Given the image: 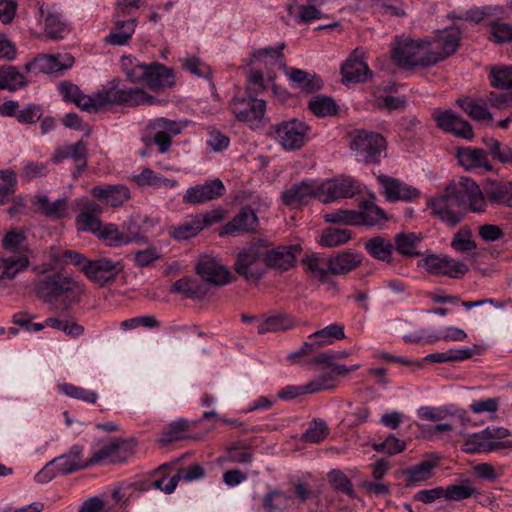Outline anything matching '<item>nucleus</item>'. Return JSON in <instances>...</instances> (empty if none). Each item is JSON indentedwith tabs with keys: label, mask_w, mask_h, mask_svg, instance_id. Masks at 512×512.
<instances>
[{
	"label": "nucleus",
	"mask_w": 512,
	"mask_h": 512,
	"mask_svg": "<svg viewBox=\"0 0 512 512\" xmlns=\"http://www.w3.org/2000/svg\"><path fill=\"white\" fill-rule=\"evenodd\" d=\"M309 340H318L321 347L332 344L335 340L345 338L344 327L338 324H331L309 335Z\"/></svg>",
	"instance_id": "55"
},
{
	"label": "nucleus",
	"mask_w": 512,
	"mask_h": 512,
	"mask_svg": "<svg viewBox=\"0 0 512 512\" xmlns=\"http://www.w3.org/2000/svg\"><path fill=\"white\" fill-rule=\"evenodd\" d=\"M457 103L473 120L478 122H493V115L490 113L486 104L467 99L458 100Z\"/></svg>",
	"instance_id": "51"
},
{
	"label": "nucleus",
	"mask_w": 512,
	"mask_h": 512,
	"mask_svg": "<svg viewBox=\"0 0 512 512\" xmlns=\"http://www.w3.org/2000/svg\"><path fill=\"white\" fill-rule=\"evenodd\" d=\"M59 91L64 101L74 103L84 111L96 112L102 109V90L86 95L77 85L64 81L60 83Z\"/></svg>",
	"instance_id": "16"
},
{
	"label": "nucleus",
	"mask_w": 512,
	"mask_h": 512,
	"mask_svg": "<svg viewBox=\"0 0 512 512\" xmlns=\"http://www.w3.org/2000/svg\"><path fill=\"white\" fill-rule=\"evenodd\" d=\"M122 67L130 82L146 84L149 64H141L130 57H123Z\"/></svg>",
	"instance_id": "50"
},
{
	"label": "nucleus",
	"mask_w": 512,
	"mask_h": 512,
	"mask_svg": "<svg viewBox=\"0 0 512 512\" xmlns=\"http://www.w3.org/2000/svg\"><path fill=\"white\" fill-rule=\"evenodd\" d=\"M489 431L482 430L481 432L474 433L464 443L465 451L468 453L490 452L499 448L497 443L488 439Z\"/></svg>",
	"instance_id": "49"
},
{
	"label": "nucleus",
	"mask_w": 512,
	"mask_h": 512,
	"mask_svg": "<svg viewBox=\"0 0 512 512\" xmlns=\"http://www.w3.org/2000/svg\"><path fill=\"white\" fill-rule=\"evenodd\" d=\"M234 268L247 280H259L268 268L265 263V246L254 244L244 249L237 255Z\"/></svg>",
	"instance_id": "7"
},
{
	"label": "nucleus",
	"mask_w": 512,
	"mask_h": 512,
	"mask_svg": "<svg viewBox=\"0 0 512 512\" xmlns=\"http://www.w3.org/2000/svg\"><path fill=\"white\" fill-rule=\"evenodd\" d=\"M360 210L357 211L359 216L358 225L368 227L379 226L388 220L385 211L377 206L373 200L362 201Z\"/></svg>",
	"instance_id": "36"
},
{
	"label": "nucleus",
	"mask_w": 512,
	"mask_h": 512,
	"mask_svg": "<svg viewBox=\"0 0 512 512\" xmlns=\"http://www.w3.org/2000/svg\"><path fill=\"white\" fill-rule=\"evenodd\" d=\"M17 185L16 173L12 169L0 170V204L10 201Z\"/></svg>",
	"instance_id": "56"
},
{
	"label": "nucleus",
	"mask_w": 512,
	"mask_h": 512,
	"mask_svg": "<svg viewBox=\"0 0 512 512\" xmlns=\"http://www.w3.org/2000/svg\"><path fill=\"white\" fill-rule=\"evenodd\" d=\"M202 231L196 215L188 217L184 222L169 228V235L175 240H187Z\"/></svg>",
	"instance_id": "48"
},
{
	"label": "nucleus",
	"mask_w": 512,
	"mask_h": 512,
	"mask_svg": "<svg viewBox=\"0 0 512 512\" xmlns=\"http://www.w3.org/2000/svg\"><path fill=\"white\" fill-rule=\"evenodd\" d=\"M175 84L174 71L158 62L149 64L146 85L152 90H163Z\"/></svg>",
	"instance_id": "33"
},
{
	"label": "nucleus",
	"mask_w": 512,
	"mask_h": 512,
	"mask_svg": "<svg viewBox=\"0 0 512 512\" xmlns=\"http://www.w3.org/2000/svg\"><path fill=\"white\" fill-rule=\"evenodd\" d=\"M72 159L76 171L73 173L74 177H78L87 167V145L83 141H78L74 145H66L55 151L52 155L53 163H60L66 159Z\"/></svg>",
	"instance_id": "28"
},
{
	"label": "nucleus",
	"mask_w": 512,
	"mask_h": 512,
	"mask_svg": "<svg viewBox=\"0 0 512 512\" xmlns=\"http://www.w3.org/2000/svg\"><path fill=\"white\" fill-rule=\"evenodd\" d=\"M131 180L141 187L152 186L170 189L178 185L177 180L165 178L150 168H144L139 174L133 175Z\"/></svg>",
	"instance_id": "41"
},
{
	"label": "nucleus",
	"mask_w": 512,
	"mask_h": 512,
	"mask_svg": "<svg viewBox=\"0 0 512 512\" xmlns=\"http://www.w3.org/2000/svg\"><path fill=\"white\" fill-rule=\"evenodd\" d=\"M432 118L441 130L452 133L455 137L466 140L474 138V131L470 123L452 110L435 109Z\"/></svg>",
	"instance_id": "14"
},
{
	"label": "nucleus",
	"mask_w": 512,
	"mask_h": 512,
	"mask_svg": "<svg viewBox=\"0 0 512 512\" xmlns=\"http://www.w3.org/2000/svg\"><path fill=\"white\" fill-rule=\"evenodd\" d=\"M187 124V121L158 117L148 122L147 129L153 133V142L158 146L159 152L164 154L170 150L172 138L179 135Z\"/></svg>",
	"instance_id": "11"
},
{
	"label": "nucleus",
	"mask_w": 512,
	"mask_h": 512,
	"mask_svg": "<svg viewBox=\"0 0 512 512\" xmlns=\"http://www.w3.org/2000/svg\"><path fill=\"white\" fill-rule=\"evenodd\" d=\"M428 206L431 208V214L434 217L450 227L456 226L463 219L459 204L447 189L443 194L431 198L428 201Z\"/></svg>",
	"instance_id": "13"
},
{
	"label": "nucleus",
	"mask_w": 512,
	"mask_h": 512,
	"mask_svg": "<svg viewBox=\"0 0 512 512\" xmlns=\"http://www.w3.org/2000/svg\"><path fill=\"white\" fill-rule=\"evenodd\" d=\"M391 57L396 65L405 69L435 65L429 50V39L418 41L410 38L398 39L391 51Z\"/></svg>",
	"instance_id": "3"
},
{
	"label": "nucleus",
	"mask_w": 512,
	"mask_h": 512,
	"mask_svg": "<svg viewBox=\"0 0 512 512\" xmlns=\"http://www.w3.org/2000/svg\"><path fill=\"white\" fill-rule=\"evenodd\" d=\"M284 47L285 45L282 43L276 48L267 47L258 49L251 54L252 59L249 64H252L254 61H259L264 62L266 65L279 64L280 66H284Z\"/></svg>",
	"instance_id": "52"
},
{
	"label": "nucleus",
	"mask_w": 512,
	"mask_h": 512,
	"mask_svg": "<svg viewBox=\"0 0 512 512\" xmlns=\"http://www.w3.org/2000/svg\"><path fill=\"white\" fill-rule=\"evenodd\" d=\"M252 458V449L244 442H235L227 450V459L232 463L249 464Z\"/></svg>",
	"instance_id": "59"
},
{
	"label": "nucleus",
	"mask_w": 512,
	"mask_h": 512,
	"mask_svg": "<svg viewBox=\"0 0 512 512\" xmlns=\"http://www.w3.org/2000/svg\"><path fill=\"white\" fill-rule=\"evenodd\" d=\"M377 180L383 188V193L388 201H411L420 196L418 189L403 183L399 179L387 175H379Z\"/></svg>",
	"instance_id": "26"
},
{
	"label": "nucleus",
	"mask_w": 512,
	"mask_h": 512,
	"mask_svg": "<svg viewBox=\"0 0 512 512\" xmlns=\"http://www.w3.org/2000/svg\"><path fill=\"white\" fill-rule=\"evenodd\" d=\"M308 131L309 127L304 122L292 119L272 126L271 135L283 149L293 151L304 146Z\"/></svg>",
	"instance_id": "9"
},
{
	"label": "nucleus",
	"mask_w": 512,
	"mask_h": 512,
	"mask_svg": "<svg viewBox=\"0 0 512 512\" xmlns=\"http://www.w3.org/2000/svg\"><path fill=\"white\" fill-rule=\"evenodd\" d=\"M28 81L17 67L4 65L0 67V90L16 91L27 85Z\"/></svg>",
	"instance_id": "40"
},
{
	"label": "nucleus",
	"mask_w": 512,
	"mask_h": 512,
	"mask_svg": "<svg viewBox=\"0 0 512 512\" xmlns=\"http://www.w3.org/2000/svg\"><path fill=\"white\" fill-rule=\"evenodd\" d=\"M38 291L45 301L52 303L62 300L68 307L80 301L85 292V286L69 276L54 273L40 282Z\"/></svg>",
	"instance_id": "2"
},
{
	"label": "nucleus",
	"mask_w": 512,
	"mask_h": 512,
	"mask_svg": "<svg viewBox=\"0 0 512 512\" xmlns=\"http://www.w3.org/2000/svg\"><path fill=\"white\" fill-rule=\"evenodd\" d=\"M90 194L112 208L123 206L131 197L130 189L124 184L96 185L91 188Z\"/></svg>",
	"instance_id": "25"
},
{
	"label": "nucleus",
	"mask_w": 512,
	"mask_h": 512,
	"mask_svg": "<svg viewBox=\"0 0 512 512\" xmlns=\"http://www.w3.org/2000/svg\"><path fill=\"white\" fill-rule=\"evenodd\" d=\"M477 494V488L469 479H462L458 484L444 488V498L449 501H461Z\"/></svg>",
	"instance_id": "47"
},
{
	"label": "nucleus",
	"mask_w": 512,
	"mask_h": 512,
	"mask_svg": "<svg viewBox=\"0 0 512 512\" xmlns=\"http://www.w3.org/2000/svg\"><path fill=\"white\" fill-rule=\"evenodd\" d=\"M329 483L335 490L341 491L351 498L356 497L352 482L343 472L334 470L329 473Z\"/></svg>",
	"instance_id": "62"
},
{
	"label": "nucleus",
	"mask_w": 512,
	"mask_h": 512,
	"mask_svg": "<svg viewBox=\"0 0 512 512\" xmlns=\"http://www.w3.org/2000/svg\"><path fill=\"white\" fill-rule=\"evenodd\" d=\"M489 82L492 87L497 89H512V66H491Z\"/></svg>",
	"instance_id": "54"
},
{
	"label": "nucleus",
	"mask_w": 512,
	"mask_h": 512,
	"mask_svg": "<svg viewBox=\"0 0 512 512\" xmlns=\"http://www.w3.org/2000/svg\"><path fill=\"white\" fill-rule=\"evenodd\" d=\"M39 12V21L43 24L45 36L53 40L62 39L68 31V24L62 15L51 8L44 7L43 4L39 7Z\"/></svg>",
	"instance_id": "29"
},
{
	"label": "nucleus",
	"mask_w": 512,
	"mask_h": 512,
	"mask_svg": "<svg viewBox=\"0 0 512 512\" xmlns=\"http://www.w3.org/2000/svg\"><path fill=\"white\" fill-rule=\"evenodd\" d=\"M460 30L451 26L437 30L429 39V50L432 53L435 65L456 53L460 43Z\"/></svg>",
	"instance_id": "12"
},
{
	"label": "nucleus",
	"mask_w": 512,
	"mask_h": 512,
	"mask_svg": "<svg viewBox=\"0 0 512 512\" xmlns=\"http://www.w3.org/2000/svg\"><path fill=\"white\" fill-rule=\"evenodd\" d=\"M300 251L299 245L279 246L272 249L265 246V263L270 269L279 272L287 271L294 267Z\"/></svg>",
	"instance_id": "23"
},
{
	"label": "nucleus",
	"mask_w": 512,
	"mask_h": 512,
	"mask_svg": "<svg viewBox=\"0 0 512 512\" xmlns=\"http://www.w3.org/2000/svg\"><path fill=\"white\" fill-rule=\"evenodd\" d=\"M424 267L426 270L437 276H448L450 278H460L464 276L469 268L461 261H457L450 257H440L430 255L424 259Z\"/></svg>",
	"instance_id": "20"
},
{
	"label": "nucleus",
	"mask_w": 512,
	"mask_h": 512,
	"mask_svg": "<svg viewBox=\"0 0 512 512\" xmlns=\"http://www.w3.org/2000/svg\"><path fill=\"white\" fill-rule=\"evenodd\" d=\"M491 155L501 163H512V148L502 145L497 139L485 140Z\"/></svg>",
	"instance_id": "64"
},
{
	"label": "nucleus",
	"mask_w": 512,
	"mask_h": 512,
	"mask_svg": "<svg viewBox=\"0 0 512 512\" xmlns=\"http://www.w3.org/2000/svg\"><path fill=\"white\" fill-rule=\"evenodd\" d=\"M437 461L424 460L417 465L410 466L403 470L407 486H414L417 483L429 480L433 476V470Z\"/></svg>",
	"instance_id": "38"
},
{
	"label": "nucleus",
	"mask_w": 512,
	"mask_h": 512,
	"mask_svg": "<svg viewBox=\"0 0 512 512\" xmlns=\"http://www.w3.org/2000/svg\"><path fill=\"white\" fill-rule=\"evenodd\" d=\"M422 238L414 233H399L394 239V249L406 257L420 256L417 246Z\"/></svg>",
	"instance_id": "46"
},
{
	"label": "nucleus",
	"mask_w": 512,
	"mask_h": 512,
	"mask_svg": "<svg viewBox=\"0 0 512 512\" xmlns=\"http://www.w3.org/2000/svg\"><path fill=\"white\" fill-rule=\"evenodd\" d=\"M122 270L123 264L120 261L114 262L109 258L90 260L86 267H82L84 274L99 286L114 281Z\"/></svg>",
	"instance_id": "15"
},
{
	"label": "nucleus",
	"mask_w": 512,
	"mask_h": 512,
	"mask_svg": "<svg viewBox=\"0 0 512 512\" xmlns=\"http://www.w3.org/2000/svg\"><path fill=\"white\" fill-rule=\"evenodd\" d=\"M306 270L312 274L313 277L319 280H325L329 272L327 263L315 254L309 255L302 260Z\"/></svg>",
	"instance_id": "61"
},
{
	"label": "nucleus",
	"mask_w": 512,
	"mask_h": 512,
	"mask_svg": "<svg viewBox=\"0 0 512 512\" xmlns=\"http://www.w3.org/2000/svg\"><path fill=\"white\" fill-rule=\"evenodd\" d=\"M446 189L460 207L466 204L472 212L481 213L485 211L486 200L484 194L473 179L461 177L457 182L449 184Z\"/></svg>",
	"instance_id": "6"
},
{
	"label": "nucleus",
	"mask_w": 512,
	"mask_h": 512,
	"mask_svg": "<svg viewBox=\"0 0 512 512\" xmlns=\"http://www.w3.org/2000/svg\"><path fill=\"white\" fill-rule=\"evenodd\" d=\"M341 75L345 83H364L372 74L364 60V52L356 48L341 66Z\"/></svg>",
	"instance_id": "21"
},
{
	"label": "nucleus",
	"mask_w": 512,
	"mask_h": 512,
	"mask_svg": "<svg viewBox=\"0 0 512 512\" xmlns=\"http://www.w3.org/2000/svg\"><path fill=\"white\" fill-rule=\"evenodd\" d=\"M297 322L291 316L286 314H279L267 317L257 325V332L265 334L268 332H280L293 329L296 327Z\"/></svg>",
	"instance_id": "42"
},
{
	"label": "nucleus",
	"mask_w": 512,
	"mask_h": 512,
	"mask_svg": "<svg viewBox=\"0 0 512 512\" xmlns=\"http://www.w3.org/2000/svg\"><path fill=\"white\" fill-rule=\"evenodd\" d=\"M196 272L203 281L216 286H223L231 281L229 270L210 256H203L199 260Z\"/></svg>",
	"instance_id": "24"
},
{
	"label": "nucleus",
	"mask_w": 512,
	"mask_h": 512,
	"mask_svg": "<svg viewBox=\"0 0 512 512\" xmlns=\"http://www.w3.org/2000/svg\"><path fill=\"white\" fill-rule=\"evenodd\" d=\"M309 108L318 117L334 116L338 112L335 101L326 96H316L309 101Z\"/></svg>",
	"instance_id": "57"
},
{
	"label": "nucleus",
	"mask_w": 512,
	"mask_h": 512,
	"mask_svg": "<svg viewBox=\"0 0 512 512\" xmlns=\"http://www.w3.org/2000/svg\"><path fill=\"white\" fill-rule=\"evenodd\" d=\"M487 199L497 205L510 206L512 182L489 181L485 187Z\"/></svg>",
	"instance_id": "39"
},
{
	"label": "nucleus",
	"mask_w": 512,
	"mask_h": 512,
	"mask_svg": "<svg viewBox=\"0 0 512 512\" xmlns=\"http://www.w3.org/2000/svg\"><path fill=\"white\" fill-rule=\"evenodd\" d=\"M362 262L361 255L350 250L343 251L327 261L328 270L331 274L341 275L350 272Z\"/></svg>",
	"instance_id": "34"
},
{
	"label": "nucleus",
	"mask_w": 512,
	"mask_h": 512,
	"mask_svg": "<svg viewBox=\"0 0 512 512\" xmlns=\"http://www.w3.org/2000/svg\"><path fill=\"white\" fill-rule=\"evenodd\" d=\"M456 158L465 170H473L476 168H482L486 171L492 170L487 152L481 148H458Z\"/></svg>",
	"instance_id": "32"
},
{
	"label": "nucleus",
	"mask_w": 512,
	"mask_h": 512,
	"mask_svg": "<svg viewBox=\"0 0 512 512\" xmlns=\"http://www.w3.org/2000/svg\"><path fill=\"white\" fill-rule=\"evenodd\" d=\"M258 226V217L250 207H244L219 231V236L252 232Z\"/></svg>",
	"instance_id": "27"
},
{
	"label": "nucleus",
	"mask_w": 512,
	"mask_h": 512,
	"mask_svg": "<svg viewBox=\"0 0 512 512\" xmlns=\"http://www.w3.org/2000/svg\"><path fill=\"white\" fill-rule=\"evenodd\" d=\"M229 108L238 121L256 128L264 119L266 102L253 96L234 97L229 102Z\"/></svg>",
	"instance_id": "10"
},
{
	"label": "nucleus",
	"mask_w": 512,
	"mask_h": 512,
	"mask_svg": "<svg viewBox=\"0 0 512 512\" xmlns=\"http://www.w3.org/2000/svg\"><path fill=\"white\" fill-rule=\"evenodd\" d=\"M95 236L110 247H119L124 244H128L133 240V238L120 232L118 226L112 223H102L101 228L97 231Z\"/></svg>",
	"instance_id": "44"
},
{
	"label": "nucleus",
	"mask_w": 512,
	"mask_h": 512,
	"mask_svg": "<svg viewBox=\"0 0 512 512\" xmlns=\"http://www.w3.org/2000/svg\"><path fill=\"white\" fill-rule=\"evenodd\" d=\"M136 442L133 439L115 438L95 449L90 456V464L106 465L126 462L135 453Z\"/></svg>",
	"instance_id": "5"
},
{
	"label": "nucleus",
	"mask_w": 512,
	"mask_h": 512,
	"mask_svg": "<svg viewBox=\"0 0 512 512\" xmlns=\"http://www.w3.org/2000/svg\"><path fill=\"white\" fill-rule=\"evenodd\" d=\"M102 108L108 105H124L129 107L139 105H155L161 101L149 95L142 89H120L110 86L102 89Z\"/></svg>",
	"instance_id": "8"
},
{
	"label": "nucleus",
	"mask_w": 512,
	"mask_h": 512,
	"mask_svg": "<svg viewBox=\"0 0 512 512\" xmlns=\"http://www.w3.org/2000/svg\"><path fill=\"white\" fill-rule=\"evenodd\" d=\"M287 76L294 87L306 93H313L322 86L321 80L316 75H311L301 69L293 68L287 73Z\"/></svg>",
	"instance_id": "43"
},
{
	"label": "nucleus",
	"mask_w": 512,
	"mask_h": 512,
	"mask_svg": "<svg viewBox=\"0 0 512 512\" xmlns=\"http://www.w3.org/2000/svg\"><path fill=\"white\" fill-rule=\"evenodd\" d=\"M26 241L27 236L22 229H12L4 234L2 248L12 255L0 258V283L14 279L29 267L30 249Z\"/></svg>",
	"instance_id": "1"
},
{
	"label": "nucleus",
	"mask_w": 512,
	"mask_h": 512,
	"mask_svg": "<svg viewBox=\"0 0 512 512\" xmlns=\"http://www.w3.org/2000/svg\"><path fill=\"white\" fill-rule=\"evenodd\" d=\"M352 239V232L349 229L329 227L323 230L319 243L323 247H337Z\"/></svg>",
	"instance_id": "53"
},
{
	"label": "nucleus",
	"mask_w": 512,
	"mask_h": 512,
	"mask_svg": "<svg viewBox=\"0 0 512 512\" xmlns=\"http://www.w3.org/2000/svg\"><path fill=\"white\" fill-rule=\"evenodd\" d=\"M83 451L82 446L74 445L66 454L56 457L50 464H55L58 473L61 474H70L78 470L86 469L92 466V464H90V458L87 460L83 459Z\"/></svg>",
	"instance_id": "30"
},
{
	"label": "nucleus",
	"mask_w": 512,
	"mask_h": 512,
	"mask_svg": "<svg viewBox=\"0 0 512 512\" xmlns=\"http://www.w3.org/2000/svg\"><path fill=\"white\" fill-rule=\"evenodd\" d=\"M360 190V186L352 178H337L320 184V201L330 203L332 201L352 198Z\"/></svg>",
	"instance_id": "17"
},
{
	"label": "nucleus",
	"mask_w": 512,
	"mask_h": 512,
	"mask_svg": "<svg viewBox=\"0 0 512 512\" xmlns=\"http://www.w3.org/2000/svg\"><path fill=\"white\" fill-rule=\"evenodd\" d=\"M37 204L47 217L60 219L68 215V204L65 198L51 202L46 195H41L37 196Z\"/></svg>",
	"instance_id": "45"
},
{
	"label": "nucleus",
	"mask_w": 512,
	"mask_h": 512,
	"mask_svg": "<svg viewBox=\"0 0 512 512\" xmlns=\"http://www.w3.org/2000/svg\"><path fill=\"white\" fill-rule=\"evenodd\" d=\"M314 198L320 199V185L313 181L296 183L281 194L282 202L294 209L307 205Z\"/></svg>",
	"instance_id": "19"
},
{
	"label": "nucleus",
	"mask_w": 512,
	"mask_h": 512,
	"mask_svg": "<svg viewBox=\"0 0 512 512\" xmlns=\"http://www.w3.org/2000/svg\"><path fill=\"white\" fill-rule=\"evenodd\" d=\"M224 192L225 186L222 181L214 179L188 188L183 196V202L190 205L203 204L221 197Z\"/></svg>",
	"instance_id": "22"
},
{
	"label": "nucleus",
	"mask_w": 512,
	"mask_h": 512,
	"mask_svg": "<svg viewBox=\"0 0 512 512\" xmlns=\"http://www.w3.org/2000/svg\"><path fill=\"white\" fill-rule=\"evenodd\" d=\"M489 38L498 44L512 42V26L500 21L492 22Z\"/></svg>",
	"instance_id": "63"
},
{
	"label": "nucleus",
	"mask_w": 512,
	"mask_h": 512,
	"mask_svg": "<svg viewBox=\"0 0 512 512\" xmlns=\"http://www.w3.org/2000/svg\"><path fill=\"white\" fill-rule=\"evenodd\" d=\"M74 64V58L68 54H42L25 64L27 72L52 74L69 69Z\"/></svg>",
	"instance_id": "18"
},
{
	"label": "nucleus",
	"mask_w": 512,
	"mask_h": 512,
	"mask_svg": "<svg viewBox=\"0 0 512 512\" xmlns=\"http://www.w3.org/2000/svg\"><path fill=\"white\" fill-rule=\"evenodd\" d=\"M350 148L366 164H377L386 154V139L377 132L364 129L356 130L351 135Z\"/></svg>",
	"instance_id": "4"
},
{
	"label": "nucleus",
	"mask_w": 512,
	"mask_h": 512,
	"mask_svg": "<svg viewBox=\"0 0 512 512\" xmlns=\"http://www.w3.org/2000/svg\"><path fill=\"white\" fill-rule=\"evenodd\" d=\"M367 253L379 261L391 263L394 250L393 243L384 236H374L364 242Z\"/></svg>",
	"instance_id": "37"
},
{
	"label": "nucleus",
	"mask_w": 512,
	"mask_h": 512,
	"mask_svg": "<svg viewBox=\"0 0 512 512\" xmlns=\"http://www.w3.org/2000/svg\"><path fill=\"white\" fill-rule=\"evenodd\" d=\"M451 247L459 252H469L476 249L477 245L472 239V231L468 226H462L454 234Z\"/></svg>",
	"instance_id": "58"
},
{
	"label": "nucleus",
	"mask_w": 512,
	"mask_h": 512,
	"mask_svg": "<svg viewBox=\"0 0 512 512\" xmlns=\"http://www.w3.org/2000/svg\"><path fill=\"white\" fill-rule=\"evenodd\" d=\"M136 27V19H120V15L118 14L114 22V26L110 30L109 34L104 38V42L112 46L127 45L135 33Z\"/></svg>",
	"instance_id": "31"
},
{
	"label": "nucleus",
	"mask_w": 512,
	"mask_h": 512,
	"mask_svg": "<svg viewBox=\"0 0 512 512\" xmlns=\"http://www.w3.org/2000/svg\"><path fill=\"white\" fill-rule=\"evenodd\" d=\"M329 428L322 420H313L309 428L302 434L301 439L309 443H319L327 438Z\"/></svg>",
	"instance_id": "60"
},
{
	"label": "nucleus",
	"mask_w": 512,
	"mask_h": 512,
	"mask_svg": "<svg viewBox=\"0 0 512 512\" xmlns=\"http://www.w3.org/2000/svg\"><path fill=\"white\" fill-rule=\"evenodd\" d=\"M185 418H179L171 422L160 434L158 443L161 446L167 445L174 441H180L189 438L188 432L195 425Z\"/></svg>",
	"instance_id": "35"
}]
</instances>
